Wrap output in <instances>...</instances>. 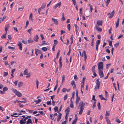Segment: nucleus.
Here are the masks:
<instances>
[{
  "label": "nucleus",
  "instance_id": "obj_54",
  "mask_svg": "<svg viewBox=\"0 0 124 124\" xmlns=\"http://www.w3.org/2000/svg\"><path fill=\"white\" fill-rule=\"evenodd\" d=\"M67 94L65 95L64 96V100H66L67 99Z\"/></svg>",
  "mask_w": 124,
  "mask_h": 124
},
{
  "label": "nucleus",
  "instance_id": "obj_55",
  "mask_svg": "<svg viewBox=\"0 0 124 124\" xmlns=\"http://www.w3.org/2000/svg\"><path fill=\"white\" fill-rule=\"evenodd\" d=\"M111 65V63H109L108 64H106V68L108 69V67L110 66Z\"/></svg>",
  "mask_w": 124,
  "mask_h": 124
},
{
  "label": "nucleus",
  "instance_id": "obj_5",
  "mask_svg": "<svg viewBox=\"0 0 124 124\" xmlns=\"http://www.w3.org/2000/svg\"><path fill=\"white\" fill-rule=\"evenodd\" d=\"M114 14V10H113L111 14L109 13H108L107 15H110V16H109V18H112L113 17Z\"/></svg>",
  "mask_w": 124,
  "mask_h": 124
},
{
  "label": "nucleus",
  "instance_id": "obj_62",
  "mask_svg": "<svg viewBox=\"0 0 124 124\" xmlns=\"http://www.w3.org/2000/svg\"><path fill=\"white\" fill-rule=\"evenodd\" d=\"M100 42V40H98L96 42V44L99 45Z\"/></svg>",
  "mask_w": 124,
  "mask_h": 124
},
{
  "label": "nucleus",
  "instance_id": "obj_2",
  "mask_svg": "<svg viewBox=\"0 0 124 124\" xmlns=\"http://www.w3.org/2000/svg\"><path fill=\"white\" fill-rule=\"evenodd\" d=\"M96 85L94 88V89L95 91H96L97 89H98L99 88L101 84V82L99 81L98 79L96 80Z\"/></svg>",
  "mask_w": 124,
  "mask_h": 124
},
{
  "label": "nucleus",
  "instance_id": "obj_6",
  "mask_svg": "<svg viewBox=\"0 0 124 124\" xmlns=\"http://www.w3.org/2000/svg\"><path fill=\"white\" fill-rule=\"evenodd\" d=\"M25 119H23L22 118L21 120L20 121V124H25L26 122V120H24Z\"/></svg>",
  "mask_w": 124,
  "mask_h": 124
},
{
  "label": "nucleus",
  "instance_id": "obj_39",
  "mask_svg": "<svg viewBox=\"0 0 124 124\" xmlns=\"http://www.w3.org/2000/svg\"><path fill=\"white\" fill-rule=\"evenodd\" d=\"M46 104L48 105H51V101L50 100V101H47Z\"/></svg>",
  "mask_w": 124,
  "mask_h": 124
},
{
  "label": "nucleus",
  "instance_id": "obj_27",
  "mask_svg": "<svg viewBox=\"0 0 124 124\" xmlns=\"http://www.w3.org/2000/svg\"><path fill=\"white\" fill-rule=\"evenodd\" d=\"M94 38L92 39L91 43V46L93 47L94 45L93 42L94 41Z\"/></svg>",
  "mask_w": 124,
  "mask_h": 124
},
{
  "label": "nucleus",
  "instance_id": "obj_35",
  "mask_svg": "<svg viewBox=\"0 0 124 124\" xmlns=\"http://www.w3.org/2000/svg\"><path fill=\"white\" fill-rule=\"evenodd\" d=\"M42 49L43 51H46L47 50V48L46 47H42Z\"/></svg>",
  "mask_w": 124,
  "mask_h": 124
},
{
  "label": "nucleus",
  "instance_id": "obj_15",
  "mask_svg": "<svg viewBox=\"0 0 124 124\" xmlns=\"http://www.w3.org/2000/svg\"><path fill=\"white\" fill-rule=\"evenodd\" d=\"M17 96L19 97H21L22 96V93L19 92L18 91L17 93L16 94Z\"/></svg>",
  "mask_w": 124,
  "mask_h": 124
},
{
  "label": "nucleus",
  "instance_id": "obj_49",
  "mask_svg": "<svg viewBox=\"0 0 124 124\" xmlns=\"http://www.w3.org/2000/svg\"><path fill=\"white\" fill-rule=\"evenodd\" d=\"M26 102L25 101H18V103H20V102L23 103H26Z\"/></svg>",
  "mask_w": 124,
  "mask_h": 124
},
{
  "label": "nucleus",
  "instance_id": "obj_25",
  "mask_svg": "<svg viewBox=\"0 0 124 124\" xmlns=\"http://www.w3.org/2000/svg\"><path fill=\"white\" fill-rule=\"evenodd\" d=\"M99 96L100 98L102 100H106L105 98H104L103 95H99Z\"/></svg>",
  "mask_w": 124,
  "mask_h": 124
},
{
  "label": "nucleus",
  "instance_id": "obj_19",
  "mask_svg": "<svg viewBox=\"0 0 124 124\" xmlns=\"http://www.w3.org/2000/svg\"><path fill=\"white\" fill-rule=\"evenodd\" d=\"M27 122L29 124H32V120L31 118H28Z\"/></svg>",
  "mask_w": 124,
  "mask_h": 124
},
{
  "label": "nucleus",
  "instance_id": "obj_29",
  "mask_svg": "<svg viewBox=\"0 0 124 124\" xmlns=\"http://www.w3.org/2000/svg\"><path fill=\"white\" fill-rule=\"evenodd\" d=\"M7 34V33H6L5 34L3 35L1 37V38L2 39H6V35Z\"/></svg>",
  "mask_w": 124,
  "mask_h": 124
},
{
  "label": "nucleus",
  "instance_id": "obj_60",
  "mask_svg": "<svg viewBox=\"0 0 124 124\" xmlns=\"http://www.w3.org/2000/svg\"><path fill=\"white\" fill-rule=\"evenodd\" d=\"M74 79L75 80H77L78 79L77 76L76 75H75L74 76Z\"/></svg>",
  "mask_w": 124,
  "mask_h": 124
},
{
  "label": "nucleus",
  "instance_id": "obj_51",
  "mask_svg": "<svg viewBox=\"0 0 124 124\" xmlns=\"http://www.w3.org/2000/svg\"><path fill=\"white\" fill-rule=\"evenodd\" d=\"M13 91L15 93V94H16V93H17V92H18V91H17V90L16 89H13Z\"/></svg>",
  "mask_w": 124,
  "mask_h": 124
},
{
  "label": "nucleus",
  "instance_id": "obj_22",
  "mask_svg": "<svg viewBox=\"0 0 124 124\" xmlns=\"http://www.w3.org/2000/svg\"><path fill=\"white\" fill-rule=\"evenodd\" d=\"M41 101V100L40 99H38L37 101H34V102L36 104H37L39 103Z\"/></svg>",
  "mask_w": 124,
  "mask_h": 124
},
{
  "label": "nucleus",
  "instance_id": "obj_52",
  "mask_svg": "<svg viewBox=\"0 0 124 124\" xmlns=\"http://www.w3.org/2000/svg\"><path fill=\"white\" fill-rule=\"evenodd\" d=\"M13 91L15 93V94H16V93H17V92H18V91H17V90L16 89H13Z\"/></svg>",
  "mask_w": 124,
  "mask_h": 124
},
{
  "label": "nucleus",
  "instance_id": "obj_14",
  "mask_svg": "<svg viewBox=\"0 0 124 124\" xmlns=\"http://www.w3.org/2000/svg\"><path fill=\"white\" fill-rule=\"evenodd\" d=\"M119 18H118L117 21L116 22V27L117 28L119 25Z\"/></svg>",
  "mask_w": 124,
  "mask_h": 124
},
{
  "label": "nucleus",
  "instance_id": "obj_1",
  "mask_svg": "<svg viewBox=\"0 0 124 124\" xmlns=\"http://www.w3.org/2000/svg\"><path fill=\"white\" fill-rule=\"evenodd\" d=\"M85 105V103H83L82 101H81L80 102L79 105V106H80V108L79 114L81 115L82 114L83 110L84 108Z\"/></svg>",
  "mask_w": 124,
  "mask_h": 124
},
{
  "label": "nucleus",
  "instance_id": "obj_42",
  "mask_svg": "<svg viewBox=\"0 0 124 124\" xmlns=\"http://www.w3.org/2000/svg\"><path fill=\"white\" fill-rule=\"evenodd\" d=\"M39 84V82L38 81V80L37 79H36V87L38 89V85Z\"/></svg>",
  "mask_w": 124,
  "mask_h": 124
},
{
  "label": "nucleus",
  "instance_id": "obj_8",
  "mask_svg": "<svg viewBox=\"0 0 124 124\" xmlns=\"http://www.w3.org/2000/svg\"><path fill=\"white\" fill-rule=\"evenodd\" d=\"M62 114L61 113H59L57 116V122H59L60 120L61 119V116H62Z\"/></svg>",
  "mask_w": 124,
  "mask_h": 124
},
{
  "label": "nucleus",
  "instance_id": "obj_30",
  "mask_svg": "<svg viewBox=\"0 0 124 124\" xmlns=\"http://www.w3.org/2000/svg\"><path fill=\"white\" fill-rule=\"evenodd\" d=\"M22 6L21 8H18V11H22V10L23 9V7L22 5Z\"/></svg>",
  "mask_w": 124,
  "mask_h": 124
},
{
  "label": "nucleus",
  "instance_id": "obj_28",
  "mask_svg": "<svg viewBox=\"0 0 124 124\" xmlns=\"http://www.w3.org/2000/svg\"><path fill=\"white\" fill-rule=\"evenodd\" d=\"M65 76L64 75H63L62 76V84L64 81L65 80Z\"/></svg>",
  "mask_w": 124,
  "mask_h": 124
},
{
  "label": "nucleus",
  "instance_id": "obj_26",
  "mask_svg": "<svg viewBox=\"0 0 124 124\" xmlns=\"http://www.w3.org/2000/svg\"><path fill=\"white\" fill-rule=\"evenodd\" d=\"M32 13L30 14L29 16V20L31 21L32 20Z\"/></svg>",
  "mask_w": 124,
  "mask_h": 124
},
{
  "label": "nucleus",
  "instance_id": "obj_24",
  "mask_svg": "<svg viewBox=\"0 0 124 124\" xmlns=\"http://www.w3.org/2000/svg\"><path fill=\"white\" fill-rule=\"evenodd\" d=\"M23 83L22 82H20L18 84V87L19 88L22 86Z\"/></svg>",
  "mask_w": 124,
  "mask_h": 124
},
{
  "label": "nucleus",
  "instance_id": "obj_10",
  "mask_svg": "<svg viewBox=\"0 0 124 124\" xmlns=\"http://www.w3.org/2000/svg\"><path fill=\"white\" fill-rule=\"evenodd\" d=\"M95 27L96 29L98 31L100 32H101L102 31V29L99 27L97 25H96L95 26Z\"/></svg>",
  "mask_w": 124,
  "mask_h": 124
},
{
  "label": "nucleus",
  "instance_id": "obj_23",
  "mask_svg": "<svg viewBox=\"0 0 124 124\" xmlns=\"http://www.w3.org/2000/svg\"><path fill=\"white\" fill-rule=\"evenodd\" d=\"M74 26L75 28V30L78 31L79 29V28L77 26V25L76 24H74Z\"/></svg>",
  "mask_w": 124,
  "mask_h": 124
},
{
  "label": "nucleus",
  "instance_id": "obj_63",
  "mask_svg": "<svg viewBox=\"0 0 124 124\" xmlns=\"http://www.w3.org/2000/svg\"><path fill=\"white\" fill-rule=\"evenodd\" d=\"M28 42L29 43H32L33 42V41L32 39H29L28 40Z\"/></svg>",
  "mask_w": 124,
  "mask_h": 124
},
{
  "label": "nucleus",
  "instance_id": "obj_40",
  "mask_svg": "<svg viewBox=\"0 0 124 124\" xmlns=\"http://www.w3.org/2000/svg\"><path fill=\"white\" fill-rule=\"evenodd\" d=\"M8 73L7 72H5L4 73V76H7L8 74Z\"/></svg>",
  "mask_w": 124,
  "mask_h": 124
},
{
  "label": "nucleus",
  "instance_id": "obj_7",
  "mask_svg": "<svg viewBox=\"0 0 124 124\" xmlns=\"http://www.w3.org/2000/svg\"><path fill=\"white\" fill-rule=\"evenodd\" d=\"M52 20L53 22H54V24H55L58 25V21H57V19L52 18Z\"/></svg>",
  "mask_w": 124,
  "mask_h": 124
},
{
  "label": "nucleus",
  "instance_id": "obj_16",
  "mask_svg": "<svg viewBox=\"0 0 124 124\" xmlns=\"http://www.w3.org/2000/svg\"><path fill=\"white\" fill-rule=\"evenodd\" d=\"M28 70L26 69L23 72V74L24 75H27L28 74Z\"/></svg>",
  "mask_w": 124,
  "mask_h": 124
},
{
  "label": "nucleus",
  "instance_id": "obj_48",
  "mask_svg": "<svg viewBox=\"0 0 124 124\" xmlns=\"http://www.w3.org/2000/svg\"><path fill=\"white\" fill-rule=\"evenodd\" d=\"M8 90V88L6 87H4L3 88V90L4 91H7Z\"/></svg>",
  "mask_w": 124,
  "mask_h": 124
},
{
  "label": "nucleus",
  "instance_id": "obj_50",
  "mask_svg": "<svg viewBox=\"0 0 124 124\" xmlns=\"http://www.w3.org/2000/svg\"><path fill=\"white\" fill-rule=\"evenodd\" d=\"M58 42L57 40L56 39H55L54 40V43L55 45H57V44Z\"/></svg>",
  "mask_w": 124,
  "mask_h": 124
},
{
  "label": "nucleus",
  "instance_id": "obj_34",
  "mask_svg": "<svg viewBox=\"0 0 124 124\" xmlns=\"http://www.w3.org/2000/svg\"><path fill=\"white\" fill-rule=\"evenodd\" d=\"M109 115V111H106V113L105 114V116H108Z\"/></svg>",
  "mask_w": 124,
  "mask_h": 124
},
{
  "label": "nucleus",
  "instance_id": "obj_36",
  "mask_svg": "<svg viewBox=\"0 0 124 124\" xmlns=\"http://www.w3.org/2000/svg\"><path fill=\"white\" fill-rule=\"evenodd\" d=\"M82 8H81L80 9V16H81L82 14Z\"/></svg>",
  "mask_w": 124,
  "mask_h": 124
},
{
  "label": "nucleus",
  "instance_id": "obj_47",
  "mask_svg": "<svg viewBox=\"0 0 124 124\" xmlns=\"http://www.w3.org/2000/svg\"><path fill=\"white\" fill-rule=\"evenodd\" d=\"M71 84L72 86L74 85L75 84L74 81L73 80L71 82Z\"/></svg>",
  "mask_w": 124,
  "mask_h": 124
},
{
  "label": "nucleus",
  "instance_id": "obj_18",
  "mask_svg": "<svg viewBox=\"0 0 124 124\" xmlns=\"http://www.w3.org/2000/svg\"><path fill=\"white\" fill-rule=\"evenodd\" d=\"M38 39L39 37L38 36V35H36V36L33 39L36 42H37Z\"/></svg>",
  "mask_w": 124,
  "mask_h": 124
},
{
  "label": "nucleus",
  "instance_id": "obj_56",
  "mask_svg": "<svg viewBox=\"0 0 124 124\" xmlns=\"http://www.w3.org/2000/svg\"><path fill=\"white\" fill-rule=\"evenodd\" d=\"M9 27V24H7L5 25V28L8 29Z\"/></svg>",
  "mask_w": 124,
  "mask_h": 124
},
{
  "label": "nucleus",
  "instance_id": "obj_37",
  "mask_svg": "<svg viewBox=\"0 0 124 124\" xmlns=\"http://www.w3.org/2000/svg\"><path fill=\"white\" fill-rule=\"evenodd\" d=\"M60 52V50H59L58 51L57 53V54L56 56V58H58L59 55V54Z\"/></svg>",
  "mask_w": 124,
  "mask_h": 124
},
{
  "label": "nucleus",
  "instance_id": "obj_53",
  "mask_svg": "<svg viewBox=\"0 0 124 124\" xmlns=\"http://www.w3.org/2000/svg\"><path fill=\"white\" fill-rule=\"evenodd\" d=\"M55 96V95H54L53 96H51L50 97H51V99H52V101H53V98H54Z\"/></svg>",
  "mask_w": 124,
  "mask_h": 124
},
{
  "label": "nucleus",
  "instance_id": "obj_57",
  "mask_svg": "<svg viewBox=\"0 0 124 124\" xmlns=\"http://www.w3.org/2000/svg\"><path fill=\"white\" fill-rule=\"evenodd\" d=\"M115 94L114 93L113 94L112 96L111 97V101L112 102H113V98Z\"/></svg>",
  "mask_w": 124,
  "mask_h": 124
},
{
  "label": "nucleus",
  "instance_id": "obj_43",
  "mask_svg": "<svg viewBox=\"0 0 124 124\" xmlns=\"http://www.w3.org/2000/svg\"><path fill=\"white\" fill-rule=\"evenodd\" d=\"M67 27L68 28V30L70 31V24H68L67 25Z\"/></svg>",
  "mask_w": 124,
  "mask_h": 124
},
{
  "label": "nucleus",
  "instance_id": "obj_64",
  "mask_svg": "<svg viewBox=\"0 0 124 124\" xmlns=\"http://www.w3.org/2000/svg\"><path fill=\"white\" fill-rule=\"evenodd\" d=\"M106 51L108 53H109L110 52V50L108 49H106Z\"/></svg>",
  "mask_w": 124,
  "mask_h": 124
},
{
  "label": "nucleus",
  "instance_id": "obj_21",
  "mask_svg": "<svg viewBox=\"0 0 124 124\" xmlns=\"http://www.w3.org/2000/svg\"><path fill=\"white\" fill-rule=\"evenodd\" d=\"M46 5V4H42L41 7L39 8L41 10L43 9L44 8H45Z\"/></svg>",
  "mask_w": 124,
  "mask_h": 124
},
{
  "label": "nucleus",
  "instance_id": "obj_3",
  "mask_svg": "<svg viewBox=\"0 0 124 124\" xmlns=\"http://www.w3.org/2000/svg\"><path fill=\"white\" fill-rule=\"evenodd\" d=\"M103 62H100L98 63V69L99 70H102L103 69Z\"/></svg>",
  "mask_w": 124,
  "mask_h": 124
},
{
  "label": "nucleus",
  "instance_id": "obj_58",
  "mask_svg": "<svg viewBox=\"0 0 124 124\" xmlns=\"http://www.w3.org/2000/svg\"><path fill=\"white\" fill-rule=\"evenodd\" d=\"M17 110L18 111V112H19L20 113H22V112H24V113H25V111L22 110L20 111L18 109H17Z\"/></svg>",
  "mask_w": 124,
  "mask_h": 124
},
{
  "label": "nucleus",
  "instance_id": "obj_38",
  "mask_svg": "<svg viewBox=\"0 0 124 124\" xmlns=\"http://www.w3.org/2000/svg\"><path fill=\"white\" fill-rule=\"evenodd\" d=\"M33 30L31 28L30 29H29L27 31V32H29L30 34H31V31Z\"/></svg>",
  "mask_w": 124,
  "mask_h": 124
},
{
  "label": "nucleus",
  "instance_id": "obj_17",
  "mask_svg": "<svg viewBox=\"0 0 124 124\" xmlns=\"http://www.w3.org/2000/svg\"><path fill=\"white\" fill-rule=\"evenodd\" d=\"M35 52L38 54H41L42 53V52L40 50L37 48L35 49Z\"/></svg>",
  "mask_w": 124,
  "mask_h": 124
},
{
  "label": "nucleus",
  "instance_id": "obj_11",
  "mask_svg": "<svg viewBox=\"0 0 124 124\" xmlns=\"http://www.w3.org/2000/svg\"><path fill=\"white\" fill-rule=\"evenodd\" d=\"M105 119L107 124H111L110 120L108 118V117H106Z\"/></svg>",
  "mask_w": 124,
  "mask_h": 124
},
{
  "label": "nucleus",
  "instance_id": "obj_12",
  "mask_svg": "<svg viewBox=\"0 0 124 124\" xmlns=\"http://www.w3.org/2000/svg\"><path fill=\"white\" fill-rule=\"evenodd\" d=\"M22 44L20 42H19L18 44V46L19 47V49L20 50H22Z\"/></svg>",
  "mask_w": 124,
  "mask_h": 124
},
{
  "label": "nucleus",
  "instance_id": "obj_4",
  "mask_svg": "<svg viewBox=\"0 0 124 124\" xmlns=\"http://www.w3.org/2000/svg\"><path fill=\"white\" fill-rule=\"evenodd\" d=\"M99 74L101 78H103L104 75L103 71L102 70H99Z\"/></svg>",
  "mask_w": 124,
  "mask_h": 124
},
{
  "label": "nucleus",
  "instance_id": "obj_33",
  "mask_svg": "<svg viewBox=\"0 0 124 124\" xmlns=\"http://www.w3.org/2000/svg\"><path fill=\"white\" fill-rule=\"evenodd\" d=\"M54 110L55 112H56L57 111H58V108L57 106H56L54 108Z\"/></svg>",
  "mask_w": 124,
  "mask_h": 124
},
{
  "label": "nucleus",
  "instance_id": "obj_61",
  "mask_svg": "<svg viewBox=\"0 0 124 124\" xmlns=\"http://www.w3.org/2000/svg\"><path fill=\"white\" fill-rule=\"evenodd\" d=\"M92 99L93 100L95 101H96V100L95 99V96L94 95H93V96Z\"/></svg>",
  "mask_w": 124,
  "mask_h": 124
},
{
  "label": "nucleus",
  "instance_id": "obj_31",
  "mask_svg": "<svg viewBox=\"0 0 124 124\" xmlns=\"http://www.w3.org/2000/svg\"><path fill=\"white\" fill-rule=\"evenodd\" d=\"M80 100V99L79 97H77L76 102L78 103V102Z\"/></svg>",
  "mask_w": 124,
  "mask_h": 124
},
{
  "label": "nucleus",
  "instance_id": "obj_13",
  "mask_svg": "<svg viewBox=\"0 0 124 124\" xmlns=\"http://www.w3.org/2000/svg\"><path fill=\"white\" fill-rule=\"evenodd\" d=\"M97 23L98 25V26L102 25V21L100 20H98L97 21Z\"/></svg>",
  "mask_w": 124,
  "mask_h": 124
},
{
  "label": "nucleus",
  "instance_id": "obj_32",
  "mask_svg": "<svg viewBox=\"0 0 124 124\" xmlns=\"http://www.w3.org/2000/svg\"><path fill=\"white\" fill-rule=\"evenodd\" d=\"M97 106L98 107V108L99 109H101V105L100 102H98Z\"/></svg>",
  "mask_w": 124,
  "mask_h": 124
},
{
  "label": "nucleus",
  "instance_id": "obj_41",
  "mask_svg": "<svg viewBox=\"0 0 124 124\" xmlns=\"http://www.w3.org/2000/svg\"><path fill=\"white\" fill-rule=\"evenodd\" d=\"M65 112H69L70 111V108L69 107L67 108V109L65 110Z\"/></svg>",
  "mask_w": 124,
  "mask_h": 124
},
{
  "label": "nucleus",
  "instance_id": "obj_44",
  "mask_svg": "<svg viewBox=\"0 0 124 124\" xmlns=\"http://www.w3.org/2000/svg\"><path fill=\"white\" fill-rule=\"evenodd\" d=\"M67 90L66 88H63L62 89V91L63 92H65Z\"/></svg>",
  "mask_w": 124,
  "mask_h": 124
},
{
  "label": "nucleus",
  "instance_id": "obj_20",
  "mask_svg": "<svg viewBox=\"0 0 124 124\" xmlns=\"http://www.w3.org/2000/svg\"><path fill=\"white\" fill-rule=\"evenodd\" d=\"M16 70L15 69H13V70H11V76H12V77H11V78H12L14 77V76H13V74L14 72V71H15Z\"/></svg>",
  "mask_w": 124,
  "mask_h": 124
},
{
  "label": "nucleus",
  "instance_id": "obj_46",
  "mask_svg": "<svg viewBox=\"0 0 124 124\" xmlns=\"http://www.w3.org/2000/svg\"><path fill=\"white\" fill-rule=\"evenodd\" d=\"M95 66L96 65H95L94 66H93L92 68V70L93 72H94V71H95L94 69L95 68Z\"/></svg>",
  "mask_w": 124,
  "mask_h": 124
},
{
  "label": "nucleus",
  "instance_id": "obj_45",
  "mask_svg": "<svg viewBox=\"0 0 124 124\" xmlns=\"http://www.w3.org/2000/svg\"><path fill=\"white\" fill-rule=\"evenodd\" d=\"M96 106V102L95 101H94L93 104V106L92 107V108H94Z\"/></svg>",
  "mask_w": 124,
  "mask_h": 124
},
{
  "label": "nucleus",
  "instance_id": "obj_9",
  "mask_svg": "<svg viewBox=\"0 0 124 124\" xmlns=\"http://www.w3.org/2000/svg\"><path fill=\"white\" fill-rule=\"evenodd\" d=\"M61 2H60L59 3L57 4L55 6L54 8L55 9L57 7H58L59 8H60L61 6Z\"/></svg>",
  "mask_w": 124,
  "mask_h": 124
},
{
  "label": "nucleus",
  "instance_id": "obj_59",
  "mask_svg": "<svg viewBox=\"0 0 124 124\" xmlns=\"http://www.w3.org/2000/svg\"><path fill=\"white\" fill-rule=\"evenodd\" d=\"M56 102L54 101H52V104L53 106H54L55 105V103Z\"/></svg>",
  "mask_w": 124,
  "mask_h": 124
}]
</instances>
